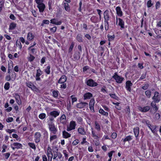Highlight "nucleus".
<instances>
[{
  "instance_id": "1",
  "label": "nucleus",
  "mask_w": 161,
  "mask_h": 161,
  "mask_svg": "<svg viewBox=\"0 0 161 161\" xmlns=\"http://www.w3.org/2000/svg\"><path fill=\"white\" fill-rule=\"evenodd\" d=\"M92 136L95 140L94 141V144L96 146L99 145L100 144V139L102 136V135L98 133L92 127L91 128Z\"/></svg>"
},
{
  "instance_id": "2",
  "label": "nucleus",
  "mask_w": 161,
  "mask_h": 161,
  "mask_svg": "<svg viewBox=\"0 0 161 161\" xmlns=\"http://www.w3.org/2000/svg\"><path fill=\"white\" fill-rule=\"evenodd\" d=\"M85 83L87 86L91 87L96 86L98 85L97 83L91 79H86Z\"/></svg>"
},
{
  "instance_id": "3",
  "label": "nucleus",
  "mask_w": 161,
  "mask_h": 161,
  "mask_svg": "<svg viewBox=\"0 0 161 161\" xmlns=\"http://www.w3.org/2000/svg\"><path fill=\"white\" fill-rule=\"evenodd\" d=\"M112 78L115 80L116 82L117 83L119 84L122 83L124 80V78L118 75L117 72L114 73V75L112 76Z\"/></svg>"
},
{
  "instance_id": "4",
  "label": "nucleus",
  "mask_w": 161,
  "mask_h": 161,
  "mask_svg": "<svg viewBox=\"0 0 161 161\" xmlns=\"http://www.w3.org/2000/svg\"><path fill=\"white\" fill-rule=\"evenodd\" d=\"M48 128L49 131L51 132L50 133L52 134H56L58 132L57 128L55 127V125L54 123L48 124Z\"/></svg>"
},
{
  "instance_id": "5",
  "label": "nucleus",
  "mask_w": 161,
  "mask_h": 161,
  "mask_svg": "<svg viewBox=\"0 0 161 161\" xmlns=\"http://www.w3.org/2000/svg\"><path fill=\"white\" fill-rule=\"evenodd\" d=\"M76 124L75 121L73 120L71 121L70 122L69 126L67 127V130L69 131L74 130L75 128Z\"/></svg>"
},
{
  "instance_id": "6",
  "label": "nucleus",
  "mask_w": 161,
  "mask_h": 161,
  "mask_svg": "<svg viewBox=\"0 0 161 161\" xmlns=\"http://www.w3.org/2000/svg\"><path fill=\"white\" fill-rule=\"evenodd\" d=\"M157 102H155L154 101H153L151 103V106L152 107V108L150 109V112L151 113H155L158 109V107H157L156 103H157Z\"/></svg>"
},
{
  "instance_id": "7",
  "label": "nucleus",
  "mask_w": 161,
  "mask_h": 161,
  "mask_svg": "<svg viewBox=\"0 0 161 161\" xmlns=\"http://www.w3.org/2000/svg\"><path fill=\"white\" fill-rule=\"evenodd\" d=\"M137 108L139 111L140 112L142 113H146L150 110L151 107L149 106H144L143 107L138 106L137 107Z\"/></svg>"
},
{
  "instance_id": "8",
  "label": "nucleus",
  "mask_w": 161,
  "mask_h": 161,
  "mask_svg": "<svg viewBox=\"0 0 161 161\" xmlns=\"http://www.w3.org/2000/svg\"><path fill=\"white\" fill-rule=\"evenodd\" d=\"M153 101L158 103L160 100V96L158 92H155L154 93V96L152 98Z\"/></svg>"
},
{
  "instance_id": "9",
  "label": "nucleus",
  "mask_w": 161,
  "mask_h": 161,
  "mask_svg": "<svg viewBox=\"0 0 161 161\" xmlns=\"http://www.w3.org/2000/svg\"><path fill=\"white\" fill-rule=\"evenodd\" d=\"M43 72L40 69H39L36 70V74L35 77L36 81H40L41 80L40 76L42 74Z\"/></svg>"
},
{
  "instance_id": "10",
  "label": "nucleus",
  "mask_w": 161,
  "mask_h": 161,
  "mask_svg": "<svg viewBox=\"0 0 161 161\" xmlns=\"http://www.w3.org/2000/svg\"><path fill=\"white\" fill-rule=\"evenodd\" d=\"M52 134L51 133H50V142L53 144H56L57 142V136L56 134Z\"/></svg>"
},
{
  "instance_id": "11",
  "label": "nucleus",
  "mask_w": 161,
  "mask_h": 161,
  "mask_svg": "<svg viewBox=\"0 0 161 161\" xmlns=\"http://www.w3.org/2000/svg\"><path fill=\"white\" fill-rule=\"evenodd\" d=\"M88 103L86 102H81L76 104V107L79 109H82L86 108V106H88Z\"/></svg>"
},
{
  "instance_id": "12",
  "label": "nucleus",
  "mask_w": 161,
  "mask_h": 161,
  "mask_svg": "<svg viewBox=\"0 0 161 161\" xmlns=\"http://www.w3.org/2000/svg\"><path fill=\"white\" fill-rule=\"evenodd\" d=\"M94 127L95 129L97 130V132H98L101 131L102 126L101 123L96 120L94 121Z\"/></svg>"
},
{
  "instance_id": "13",
  "label": "nucleus",
  "mask_w": 161,
  "mask_h": 161,
  "mask_svg": "<svg viewBox=\"0 0 161 161\" xmlns=\"http://www.w3.org/2000/svg\"><path fill=\"white\" fill-rule=\"evenodd\" d=\"M133 84L130 80H127L125 83V88L127 91L130 92L131 91V87Z\"/></svg>"
},
{
  "instance_id": "14",
  "label": "nucleus",
  "mask_w": 161,
  "mask_h": 161,
  "mask_svg": "<svg viewBox=\"0 0 161 161\" xmlns=\"http://www.w3.org/2000/svg\"><path fill=\"white\" fill-rule=\"evenodd\" d=\"M22 145L18 142H14L12 146V148L13 150L15 149H22Z\"/></svg>"
},
{
  "instance_id": "15",
  "label": "nucleus",
  "mask_w": 161,
  "mask_h": 161,
  "mask_svg": "<svg viewBox=\"0 0 161 161\" xmlns=\"http://www.w3.org/2000/svg\"><path fill=\"white\" fill-rule=\"evenodd\" d=\"M13 97L16 100L17 103L19 105L21 104V101L20 100V95L18 93H15L13 94Z\"/></svg>"
},
{
  "instance_id": "16",
  "label": "nucleus",
  "mask_w": 161,
  "mask_h": 161,
  "mask_svg": "<svg viewBox=\"0 0 161 161\" xmlns=\"http://www.w3.org/2000/svg\"><path fill=\"white\" fill-rule=\"evenodd\" d=\"M103 16L104 18V22H108L110 19V17L109 15V11L108 10H106L104 12Z\"/></svg>"
},
{
  "instance_id": "17",
  "label": "nucleus",
  "mask_w": 161,
  "mask_h": 161,
  "mask_svg": "<svg viewBox=\"0 0 161 161\" xmlns=\"http://www.w3.org/2000/svg\"><path fill=\"white\" fill-rule=\"evenodd\" d=\"M95 103V100L94 98L91 99L90 101L89 105V108L92 112H94V106Z\"/></svg>"
},
{
  "instance_id": "18",
  "label": "nucleus",
  "mask_w": 161,
  "mask_h": 161,
  "mask_svg": "<svg viewBox=\"0 0 161 161\" xmlns=\"http://www.w3.org/2000/svg\"><path fill=\"white\" fill-rule=\"evenodd\" d=\"M41 135L39 132H36L35 134V141L36 143H38L40 141Z\"/></svg>"
},
{
  "instance_id": "19",
  "label": "nucleus",
  "mask_w": 161,
  "mask_h": 161,
  "mask_svg": "<svg viewBox=\"0 0 161 161\" xmlns=\"http://www.w3.org/2000/svg\"><path fill=\"white\" fill-rule=\"evenodd\" d=\"M60 113V112L59 110H53L50 112L49 113V114L51 116H52L54 118H55L59 115Z\"/></svg>"
},
{
  "instance_id": "20",
  "label": "nucleus",
  "mask_w": 161,
  "mask_h": 161,
  "mask_svg": "<svg viewBox=\"0 0 161 161\" xmlns=\"http://www.w3.org/2000/svg\"><path fill=\"white\" fill-rule=\"evenodd\" d=\"M92 93L87 92L85 93L83 95V99L84 100L89 99L92 97Z\"/></svg>"
},
{
  "instance_id": "21",
  "label": "nucleus",
  "mask_w": 161,
  "mask_h": 161,
  "mask_svg": "<svg viewBox=\"0 0 161 161\" xmlns=\"http://www.w3.org/2000/svg\"><path fill=\"white\" fill-rule=\"evenodd\" d=\"M27 86L31 90L34 91L37 89L36 86L34 84L30 81H28L26 83Z\"/></svg>"
},
{
  "instance_id": "22",
  "label": "nucleus",
  "mask_w": 161,
  "mask_h": 161,
  "mask_svg": "<svg viewBox=\"0 0 161 161\" xmlns=\"http://www.w3.org/2000/svg\"><path fill=\"white\" fill-rule=\"evenodd\" d=\"M67 77L65 75H62L61 76L58 81L59 84H62L66 81Z\"/></svg>"
},
{
  "instance_id": "23",
  "label": "nucleus",
  "mask_w": 161,
  "mask_h": 161,
  "mask_svg": "<svg viewBox=\"0 0 161 161\" xmlns=\"http://www.w3.org/2000/svg\"><path fill=\"white\" fill-rule=\"evenodd\" d=\"M37 7L39 9L40 13L43 12L46 8L45 5L43 3L37 5Z\"/></svg>"
},
{
  "instance_id": "24",
  "label": "nucleus",
  "mask_w": 161,
  "mask_h": 161,
  "mask_svg": "<svg viewBox=\"0 0 161 161\" xmlns=\"http://www.w3.org/2000/svg\"><path fill=\"white\" fill-rule=\"evenodd\" d=\"M132 139V136L130 135H129L126 136L125 138H122L121 140V142H123L124 143L123 144H125V143L126 142H129Z\"/></svg>"
},
{
  "instance_id": "25",
  "label": "nucleus",
  "mask_w": 161,
  "mask_h": 161,
  "mask_svg": "<svg viewBox=\"0 0 161 161\" xmlns=\"http://www.w3.org/2000/svg\"><path fill=\"white\" fill-rule=\"evenodd\" d=\"M50 23L57 25H60L61 24L62 22L61 21H58L57 19L54 18L50 20Z\"/></svg>"
},
{
  "instance_id": "26",
  "label": "nucleus",
  "mask_w": 161,
  "mask_h": 161,
  "mask_svg": "<svg viewBox=\"0 0 161 161\" xmlns=\"http://www.w3.org/2000/svg\"><path fill=\"white\" fill-rule=\"evenodd\" d=\"M71 136V134L64 130L62 132V137L65 139L69 138Z\"/></svg>"
},
{
  "instance_id": "27",
  "label": "nucleus",
  "mask_w": 161,
  "mask_h": 161,
  "mask_svg": "<svg viewBox=\"0 0 161 161\" xmlns=\"http://www.w3.org/2000/svg\"><path fill=\"white\" fill-rule=\"evenodd\" d=\"M118 19L119 20L118 25L120 27L121 30L124 29L125 28L124 21L120 18H119Z\"/></svg>"
},
{
  "instance_id": "28",
  "label": "nucleus",
  "mask_w": 161,
  "mask_h": 161,
  "mask_svg": "<svg viewBox=\"0 0 161 161\" xmlns=\"http://www.w3.org/2000/svg\"><path fill=\"white\" fill-rule=\"evenodd\" d=\"M133 132L136 139H137L139 133V128L137 126L134 128L133 129Z\"/></svg>"
},
{
  "instance_id": "29",
  "label": "nucleus",
  "mask_w": 161,
  "mask_h": 161,
  "mask_svg": "<svg viewBox=\"0 0 161 161\" xmlns=\"http://www.w3.org/2000/svg\"><path fill=\"white\" fill-rule=\"evenodd\" d=\"M115 10L116 11V13L117 15L121 17L123 15V12L121 10V8L120 7L118 6L116 7Z\"/></svg>"
},
{
  "instance_id": "30",
  "label": "nucleus",
  "mask_w": 161,
  "mask_h": 161,
  "mask_svg": "<svg viewBox=\"0 0 161 161\" xmlns=\"http://www.w3.org/2000/svg\"><path fill=\"white\" fill-rule=\"evenodd\" d=\"M29 51V54H31L36 55L37 53L36 48H30V47L28 48Z\"/></svg>"
},
{
  "instance_id": "31",
  "label": "nucleus",
  "mask_w": 161,
  "mask_h": 161,
  "mask_svg": "<svg viewBox=\"0 0 161 161\" xmlns=\"http://www.w3.org/2000/svg\"><path fill=\"white\" fill-rule=\"evenodd\" d=\"M78 133L81 135H84L86 134V132L83 127H79L78 129Z\"/></svg>"
},
{
  "instance_id": "32",
  "label": "nucleus",
  "mask_w": 161,
  "mask_h": 161,
  "mask_svg": "<svg viewBox=\"0 0 161 161\" xmlns=\"http://www.w3.org/2000/svg\"><path fill=\"white\" fill-rule=\"evenodd\" d=\"M141 122L142 123L146 124L148 128L152 125L150 121L147 119H142Z\"/></svg>"
},
{
  "instance_id": "33",
  "label": "nucleus",
  "mask_w": 161,
  "mask_h": 161,
  "mask_svg": "<svg viewBox=\"0 0 161 161\" xmlns=\"http://www.w3.org/2000/svg\"><path fill=\"white\" fill-rule=\"evenodd\" d=\"M157 126L156 125H152L151 126L149 127L150 129L151 130L152 132L154 135L157 134L158 130H156Z\"/></svg>"
},
{
  "instance_id": "34",
  "label": "nucleus",
  "mask_w": 161,
  "mask_h": 161,
  "mask_svg": "<svg viewBox=\"0 0 161 161\" xmlns=\"http://www.w3.org/2000/svg\"><path fill=\"white\" fill-rule=\"evenodd\" d=\"M62 5L63 6L64 9L66 11L69 12L70 11V7L68 3H65V2H63L62 3Z\"/></svg>"
},
{
  "instance_id": "35",
  "label": "nucleus",
  "mask_w": 161,
  "mask_h": 161,
  "mask_svg": "<svg viewBox=\"0 0 161 161\" xmlns=\"http://www.w3.org/2000/svg\"><path fill=\"white\" fill-rule=\"evenodd\" d=\"M90 19L92 22L94 23H96L99 21L98 18L96 16H93Z\"/></svg>"
},
{
  "instance_id": "36",
  "label": "nucleus",
  "mask_w": 161,
  "mask_h": 161,
  "mask_svg": "<svg viewBox=\"0 0 161 161\" xmlns=\"http://www.w3.org/2000/svg\"><path fill=\"white\" fill-rule=\"evenodd\" d=\"M99 113L101 114L102 115L108 117V113L105 111L103 109L101 108H100L99 110Z\"/></svg>"
},
{
  "instance_id": "37",
  "label": "nucleus",
  "mask_w": 161,
  "mask_h": 161,
  "mask_svg": "<svg viewBox=\"0 0 161 161\" xmlns=\"http://www.w3.org/2000/svg\"><path fill=\"white\" fill-rule=\"evenodd\" d=\"M34 36L33 34L32 33L30 32L28 33V35L27 36V39L29 41H32V40L34 39Z\"/></svg>"
},
{
  "instance_id": "38",
  "label": "nucleus",
  "mask_w": 161,
  "mask_h": 161,
  "mask_svg": "<svg viewBox=\"0 0 161 161\" xmlns=\"http://www.w3.org/2000/svg\"><path fill=\"white\" fill-rule=\"evenodd\" d=\"M76 39L79 42H83L82 36L81 34H79L77 35Z\"/></svg>"
},
{
  "instance_id": "39",
  "label": "nucleus",
  "mask_w": 161,
  "mask_h": 161,
  "mask_svg": "<svg viewBox=\"0 0 161 161\" xmlns=\"http://www.w3.org/2000/svg\"><path fill=\"white\" fill-rule=\"evenodd\" d=\"M52 96L55 98H58V95L60 94L59 92L57 90H54L52 91Z\"/></svg>"
},
{
  "instance_id": "40",
  "label": "nucleus",
  "mask_w": 161,
  "mask_h": 161,
  "mask_svg": "<svg viewBox=\"0 0 161 161\" xmlns=\"http://www.w3.org/2000/svg\"><path fill=\"white\" fill-rule=\"evenodd\" d=\"M55 153H54L53 159H55L57 157L59 159L62 158V155L59 152H55Z\"/></svg>"
},
{
  "instance_id": "41",
  "label": "nucleus",
  "mask_w": 161,
  "mask_h": 161,
  "mask_svg": "<svg viewBox=\"0 0 161 161\" xmlns=\"http://www.w3.org/2000/svg\"><path fill=\"white\" fill-rule=\"evenodd\" d=\"M16 25L15 23L14 22H11L9 25V30H12L15 29L16 27Z\"/></svg>"
},
{
  "instance_id": "42",
  "label": "nucleus",
  "mask_w": 161,
  "mask_h": 161,
  "mask_svg": "<svg viewBox=\"0 0 161 161\" xmlns=\"http://www.w3.org/2000/svg\"><path fill=\"white\" fill-rule=\"evenodd\" d=\"M66 116L65 114H62L60 117V120L61 122L63 124H65L66 123Z\"/></svg>"
},
{
  "instance_id": "43",
  "label": "nucleus",
  "mask_w": 161,
  "mask_h": 161,
  "mask_svg": "<svg viewBox=\"0 0 161 161\" xmlns=\"http://www.w3.org/2000/svg\"><path fill=\"white\" fill-rule=\"evenodd\" d=\"M74 58L75 60H79L80 58V53L79 52H76L74 55Z\"/></svg>"
},
{
  "instance_id": "44",
  "label": "nucleus",
  "mask_w": 161,
  "mask_h": 161,
  "mask_svg": "<svg viewBox=\"0 0 161 161\" xmlns=\"http://www.w3.org/2000/svg\"><path fill=\"white\" fill-rule=\"evenodd\" d=\"M29 56L28 57V61L31 62H33L35 59V57L31 54H29Z\"/></svg>"
},
{
  "instance_id": "45",
  "label": "nucleus",
  "mask_w": 161,
  "mask_h": 161,
  "mask_svg": "<svg viewBox=\"0 0 161 161\" xmlns=\"http://www.w3.org/2000/svg\"><path fill=\"white\" fill-rule=\"evenodd\" d=\"M50 66L48 65L44 69V71L47 75H49L50 73Z\"/></svg>"
},
{
  "instance_id": "46",
  "label": "nucleus",
  "mask_w": 161,
  "mask_h": 161,
  "mask_svg": "<svg viewBox=\"0 0 161 161\" xmlns=\"http://www.w3.org/2000/svg\"><path fill=\"white\" fill-rule=\"evenodd\" d=\"M107 37L108 38V40L109 41H112L114 40L115 38V36L114 34L111 36L109 34L107 35Z\"/></svg>"
},
{
  "instance_id": "47",
  "label": "nucleus",
  "mask_w": 161,
  "mask_h": 161,
  "mask_svg": "<svg viewBox=\"0 0 161 161\" xmlns=\"http://www.w3.org/2000/svg\"><path fill=\"white\" fill-rule=\"evenodd\" d=\"M47 152V155L48 158V161H52L53 156V153H51L52 152Z\"/></svg>"
},
{
  "instance_id": "48",
  "label": "nucleus",
  "mask_w": 161,
  "mask_h": 161,
  "mask_svg": "<svg viewBox=\"0 0 161 161\" xmlns=\"http://www.w3.org/2000/svg\"><path fill=\"white\" fill-rule=\"evenodd\" d=\"M29 146L33 149L35 150L36 149V147L35 144L34 143L31 142H29L28 143Z\"/></svg>"
},
{
  "instance_id": "49",
  "label": "nucleus",
  "mask_w": 161,
  "mask_h": 161,
  "mask_svg": "<svg viewBox=\"0 0 161 161\" xmlns=\"http://www.w3.org/2000/svg\"><path fill=\"white\" fill-rule=\"evenodd\" d=\"M74 45L75 42H72L69 49L68 52L69 53L72 52L74 46Z\"/></svg>"
},
{
  "instance_id": "50",
  "label": "nucleus",
  "mask_w": 161,
  "mask_h": 161,
  "mask_svg": "<svg viewBox=\"0 0 161 161\" xmlns=\"http://www.w3.org/2000/svg\"><path fill=\"white\" fill-rule=\"evenodd\" d=\"M153 4L152 3V1L151 0H148L147 3V7L148 8H149L151 7L153 5Z\"/></svg>"
},
{
  "instance_id": "51",
  "label": "nucleus",
  "mask_w": 161,
  "mask_h": 161,
  "mask_svg": "<svg viewBox=\"0 0 161 161\" xmlns=\"http://www.w3.org/2000/svg\"><path fill=\"white\" fill-rule=\"evenodd\" d=\"M46 114L45 113H42L39 115L38 117L40 119L42 120L46 117Z\"/></svg>"
},
{
  "instance_id": "52",
  "label": "nucleus",
  "mask_w": 161,
  "mask_h": 161,
  "mask_svg": "<svg viewBox=\"0 0 161 161\" xmlns=\"http://www.w3.org/2000/svg\"><path fill=\"white\" fill-rule=\"evenodd\" d=\"M109 95L111 98L117 100H118L119 97L115 94L110 93Z\"/></svg>"
},
{
  "instance_id": "53",
  "label": "nucleus",
  "mask_w": 161,
  "mask_h": 161,
  "mask_svg": "<svg viewBox=\"0 0 161 161\" xmlns=\"http://www.w3.org/2000/svg\"><path fill=\"white\" fill-rule=\"evenodd\" d=\"M109 140L112 141V140L109 137V136L108 135H104L102 139V141L103 142L104 141L106 140Z\"/></svg>"
},
{
  "instance_id": "54",
  "label": "nucleus",
  "mask_w": 161,
  "mask_h": 161,
  "mask_svg": "<svg viewBox=\"0 0 161 161\" xmlns=\"http://www.w3.org/2000/svg\"><path fill=\"white\" fill-rule=\"evenodd\" d=\"M10 86V84L8 82H6L4 86V88L6 90H9Z\"/></svg>"
},
{
  "instance_id": "55",
  "label": "nucleus",
  "mask_w": 161,
  "mask_h": 161,
  "mask_svg": "<svg viewBox=\"0 0 161 161\" xmlns=\"http://www.w3.org/2000/svg\"><path fill=\"white\" fill-rule=\"evenodd\" d=\"M105 29L106 31H107L109 29V24L108 22H104Z\"/></svg>"
},
{
  "instance_id": "56",
  "label": "nucleus",
  "mask_w": 161,
  "mask_h": 161,
  "mask_svg": "<svg viewBox=\"0 0 161 161\" xmlns=\"http://www.w3.org/2000/svg\"><path fill=\"white\" fill-rule=\"evenodd\" d=\"M76 120L77 122L79 124H81L82 123L83 120L82 118L80 117H79L76 118Z\"/></svg>"
},
{
  "instance_id": "57",
  "label": "nucleus",
  "mask_w": 161,
  "mask_h": 161,
  "mask_svg": "<svg viewBox=\"0 0 161 161\" xmlns=\"http://www.w3.org/2000/svg\"><path fill=\"white\" fill-rule=\"evenodd\" d=\"M5 1L2 0L0 1V12H1L3 9V7L4 6Z\"/></svg>"
},
{
  "instance_id": "58",
  "label": "nucleus",
  "mask_w": 161,
  "mask_h": 161,
  "mask_svg": "<svg viewBox=\"0 0 161 161\" xmlns=\"http://www.w3.org/2000/svg\"><path fill=\"white\" fill-rule=\"evenodd\" d=\"M145 94L147 97L148 98H150L151 97V92L150 90H147L145 92Z\"/></svg>"
},
{
  "instance_id": "59",
  "label": "nucleus",
  "mask_w": 161,
  "mask_h": 161,
  "mask_svg": "<svg viewBox=\"0 0 161 161\" xmlns=\"http://www.w3.org/2000/svg\"><path fill=\"white\" fill-rule=\"evenodd\" d=\"M16 44L17 47H18L19 49H21L22 46L20 41L17 40L16 42Z\"/></svg>"
},
{
  "instance_id": "60",
  "label": "nucleus",
  "mask_w": 161,
  "mask_h": 161,
  "mask_svg": "<svg viewBox=\"0 0 161 161\" xmlns=\"http://www.w3.org/2000/svg\"><path fill=\"white\" fill-rule=\"evenodd\" d=\"M86 136L84 137L82 139V141L81 142V144L82 145L84 144V143H86V144H89V143L86 141Z\"/></svg>"
},
{
  "instance_id": "61",
  "label": "nucleus",
  "mask_w": 161,
  "mask_h": 161,
  "mask_svg": "<svg viewBox=\"0 0 161 161\" xmlns=\"http://www.w3.org/2000/svg\"><path fill=\"white\" fill-rule=\"evenodd\" d=\"M146 73H143L141 77L139 78V79L138 80V81H141L142 80L145 79L146 77Z\"/></svg>"
},
{
  "instance_id": "62",
  "label": "nucleus",
  "mask_w": 161,
  "mask_h": 161,
  "mask_svg": "<svg viewBox=\"0 0 161 161\" xmlns=\"http://www.w3.org/2000/svg\"><path fill=\"white\" fill-rule=\"evenodd\" d=\"M49 21L48 20L45 19L43 20L42 21V23L41 24V25L43 26L44 24H49Z\"/></svg>"
},
{
  "instance_id": "63",
  "label": "nucleus",
  "mask_w": 161,
  "mask_h": 161,
  "mask_svg": "<svg viewBox=\"0 0 161 161\" xmlns=\"http://www.w3.org/2000/svg\"><path fill=\"white\" fill-rule=\"evenodd\" d=\"M43 135L44 137L46 139H47L48 138V132L46 130H45L44 131Z\"/></svg>"
},
{
  "instance_id": "64",
  "label": "nucleus",
  "mask_w": 161,
  "mask_h": 161,
  "mask_svg": "<svg viewBox=\"0 0 161 161\" xmlns=\"http://www.w3.org/2000/svg\"><path fill=\"white\" fill-rule=\"evenodd\" d=\"M149 86V85L148 84H145L144 86H142V88L144 90H146L148 89Z\"/></svg>"
}]
</instances>
